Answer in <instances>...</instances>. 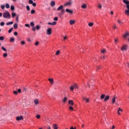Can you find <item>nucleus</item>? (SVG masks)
<instances>
[{
  "instance_id": "f257e3e1",
  "label": "nucleus",
  "mask_w": 129,
  "mask_h": 129,
  "mask_svg": "<svg viewBox=\"0 0 129 129\" xmlns=\"http://www.w3.org/2000/svg\"><path fill=\"white\" fill-rule=\"evenodd\" d=\"M57 11H59L57 15L59 18H62L65 15V9H64V5H60L57 9Z\"/></svg>"
},
{
  "instance_id": "f03ea898",
  "label": "nucleus",
  "mask_w": 129,
  "mask_h": 129,
  "mask_svg": "<svg viewBox=\"0 0 129 129\" xmlns=\"http://www.w3.org/2000/svg\"><path fill=\"white\" fill-rule=\"evenodd\" d=\"M3 17L5 19H10L11 14H10V13L9 12H5L3 14Z\"/></svg>"
},
{
  "instance_id": "7ed1b4c3",
  "label": "nucleus",
  "mask_w": 129,
  "mask_h": 129,
  "mask_svg": "<svg viewBox=\"0 0 129 129\" xmlns=\"http://www.w3.org/2000/svg\"><path fill=\"white\" fill-rule=\"evenodd\" d=\"M127 49V45L125 44L122 46V47L120 48L121 51H122L123 52L124 51H126Z\"/></svg>"
},
{
  "instance_id": "20e7f679",
  "label": "nucleus",
  "mask_w": 129,
  "mask_h": 129,
  "mask_svg": "<svg viewBox=\"0 0 129 129\" xmlns=\"http://www.w3.org/2000/svg\"><path fill=\"white\" fill-rule=\"evenodd\" d=\"M51 34H52V29H51V28H48L46 31V34L50 35H51Z\"/></svg>"
},
{
  "instance_id": "39448f33",
  "label": "nucleus",
  "mask_w": 129,
  "mask_h": 129,
  "mask_svg": "<svg viewBox=\"0 0 129 129\" xmlns=\"http://www.w3.org/2000/svg\"><path fill=\"white\" fill-rule=\"evenodd\" d=\"M23 119L24 117L22 115L16 117V120H17L18 121L20 120H23Z\"/></svg>"
},
{
  "instance_id": "423d86ee",
  "label": "nucleus",
  "mask_w": 129,
  "mask_h": 129,
  "mask_svg": "<svg viewBox=\"0 0 129 129\" xmlns=\"http://www.w3.org/2000/svg\"><path fill=\"white\" fill-rule=\"evenodd\" d=\"M66 12H67V13H68V14H70V15H72V14H73V11L70 10L68 9H67L66 10Z\"/></svg>"
},
{
  "instance_id": "0eeeda50",
  "label": "nucleus",
  "mask_w": 129,
  "mask_h": 129,
  "mask_svg": "<svg viewBox=\"0 0 129 129\" xmlns=\"http://www.w3.org/2000/svg\"><path fill=\"white\" fill-rule=\"evenodd\" d=\"M116 98H117V97L115 96H114V97H112V104H114V103H115V99H116Z\"/></svg>"
},
{
  "instance_id": "6e6552de",
  "label": "nucleus",
  "mask_w": 129,
  "mask_h": 129,
  "mask_svg": "<svg viewBox=\"0 0 129 129\" xmlns=\"http://www.w3.org/2000/svg\"><path fill=\"white\" fill-rule=\"evenodd\" d=\"M72 5V1H70V2L67 3L65 4V6L66 7H69V6H71Z\"/></svg>"
},
{
  "instance_id": "1a4fd4ad",
  "label": "nucleus",
  "mask_w": 129,
  "mask_h": 129,
  "mask_svg": "<svg viewBox=\"0 0 129 129\" xmlns=\"http://www.w3.org/2000/svg\"><path fill=\"white\" fill-rule=\"evenodd\" d=\"M110 98L109 96L107 95L105 97V98L104 99V102H106V101H107V100H109Z\"/></svg>"
},
{
  "instance_id": "9d476101",
  "label": "nucleus",
  "mask_w": 129,
  "mask_h": 129,
  "mask_svg": "<svg viewBox=\"0 0 129 129\" xmlns=\"http://www.w3.org/2000/svg\"><path fill=\"white\" fill-rule=\"evenodd\" d=\"M127 36H129V32H126L125 33L124 35H123V37L124 39H126V37H127Z\"/></svg>"
},
{
  "instance_id": "9b49d317",
  "label": "nucleus",
  "mask_w": 129,
  "mask_h": 129,
  "mask_svg": "<svg viewBox=\"0 0 129 129\" xmlns=\"http://www.w3.org/2000/svg\"><path fill=\"white\" fill-rule=\"evenodd\" d=\"M48 80H49L50 83H51V84H52V85L54 84V80H53V79L49 78Z\"/></svg>"
},
{
  "instance_id": "f8f14e48",
  "label": "nucleus",
  "mask_w": 129,
  "mask_h": 129,
  "mask_svg": "<svg viewBox=\"0 0 129 129\" xmlns=\"http://www.w3.org/2000/svg\"><path fill=\"white\" fill-rule=\"evenodd\" d=\"M123 3H124V4L126 6L129 5V1L127 0H123Z\"/></svg>"
},
{
  "instance_id": "ddd939ff",
  "label": "nucleus",
  "mask_w": 129,
  "mask_h": 129,
  "mask_svg": "<svg viewBox=\"0 0 129 129\" xmlns=\"http://www.w3.org/2000/svg\"><path fill=\"white\" fill-rule=\"evenodd\" d=\"M75 23V20H70V25H74Z\"/></svg>"
},
{
  "instance_id": "4468645a",
  "label": "nucleus",
  "mask_w": 129,
  "mask_h": 129,
  "mask_svg": "<svg viewBox=\"0 0 129 129\" xmlns=\"http://www.w3.org/2000/svg\"><path fill=\"white\" fill-rule=\"evenodd\" d=\"M81 8H82V9H86V8H87V5H86V4H84L82 6Z\"/></svg>"
},
{
  "instance_id": "2eb2a0df",
  "label": "nucleus",
  "mask_w": 129,
  "mask_h": 129,
  "mask_svg": "<svg viewBox=\"0 0 129 129\" xmlns=\"http://www.w3.org/2000/svg\"><path fill=\"white\" fill-rule=\"evenodd\" d=\"M13 24H14V22L11 21V22H7L6 23V25L7 26H10V25H13Z\"/></svg>"
},
{
  "instance_id": "dca6fc26",
  "label": "nucleus",
  "mask_w": 129,
  "mask_h": 129,
  "mask_svg": "<svg viewBox=\"0 0 129 129\" xmlns=\"http://www.w3.org/2000/svg\"><path fill=\"white\" fill-rule=\"evenodd\" d=\"M10 42H11V43H14V42H15V38L11 37L10 38Z\"/></svg>"
},
{
  "instance_id": "f3484780",
  "label": "nucleus",
  "mask_w": 129,
  "mask_h": 129,
  "mask_svg": "<svg viewBox=\"0 0 129 129\" xmlns=\"http://www.w3.org/2000/svg\"><path fill=\"white\" fill-rule=\"evenodd\" d=\"M105 98V94H102L100 96V99H104Z\"/></svg>"
},
{
  "instance_id": "a211bd4d",
  "label": "nucleus",
  "mask_w": 129,
  "mask_h": 129,
  "mask_svg": "<svg viewBox=\"0 0 129 129\" xmlns=\"http://www.w3.org/2000/svg\"><path fill=\"white\" fill-rule=\"evenodd\" d=\"M50 6L51 7H54V6H55V2L51 1V2L50 3Z\"/></svg>"
},
{
  "instance_id": "6ab92c4d",
  "label": "nucleus",
  "mask_w": 129,
  "mask_h": 129,
  "mask_svg": "<svg viewBox=\"0 0 129 129\" xmlns=\"http://www.w3.org/2000/svg\"><path fill=\"white\" fill-rule=\"evenodd\" d=\"M106 52V50H105V49H103L102 50H101V53H102V54H105Z\"/></svg>"
},
{
  "instance_id": "aec40b11",
  "label": "nucleus",
  "mask_w": 129,
  "mask_h": 129,
  "mask_svg": "<svg viewBox=\"0 0 129 129\" xmlns=\"http://www.w3.org/2000/svg\"><path fill=\"white\" fill-rule=\"evenodd\" d=\"M53 128L54 129H58V125L57 124H53Z\"/></svg>"
},
{
  "instance_id": "412c9836",
  "label": "nucleus",
  "mask_w": 129,
  "mask_h": 129,
  "mask_svg": "<svg viewBox=\"0 0 129 129\" xmlns=\"http://www.w3.org/2000/svg\"><path fill=\"white\" fill-rule=\"evenodd\" d=\"M14 29H18V24L15 23L13 25Z\"/></svg>"
},
{
  "instance_id": "4be33fe9",
  "label": "nucleus",
  "mask_w": 129,
  "mask_h": 129,
  "mask_svg": "<svg viewBox=\"0 0 129 129\" xmlns=\"http://www.w3.org/2000/svg\"><path fill=\"white\" fill-rule=\"evenodd\" d=\"M68 103L71 105H73L74 103H73V101L72 100H69L68 101Z\"/></svg>"
},
{
  "instance_id": "5701e85b",
  "label": "nucleus",
  "mask_w": 129,
  "mask_h": 129,
  "mask_svg": "<svg viewBox=\"0 0 129 129\" xmlns=\"http://www.w3.org/2000/svg\"><path fill=\"white\" fill-rule=\"evenodd\" d=\"M125 15H126L127 16H129V10H126L125 11Z\"/></svg>"
},
{
  "instance_id": "b1692460",
  "label": "nucleus",
  "mask_w": 129,
  "mask_h": 129,
  "mask_svg": "<svg viewBox=\"0 0 129 129\" xmlns=\"http://www.w3.org/2000/svg\"><path fill=\"white\" fill-rule=\"evenodd\" d=\"M34 102L35 104H39V101L37 99L34 100Z\"/></svg>"
},
{
  "instance_id": "393cba45",
  "label": "nucleus",
  "mask_w": 129,
  "mask_h": 129,
  "mask_svg": "<svg viewBox=\"0 0 129 129\" xmlns=\"http://www.w3.org/2000/svg\"><path fill=\"white\" fill-rule=\"evenodd\" d=\"M73 86H74V88H75L76 89L78 88V86H77V84H74Z\"/></svg>"
},
{
  "instance_id": "a878e982",
  "label": "nucleus",
  "mask_w": 129,
  "mask_h": 129,
  "mask_svg": "<svg viewBox=\"0 0 129 129\" xmlns=\"http://www.w3.org/2000/svg\"><path fill=\"white\" fill-rule=\"evenodd\" d=\"M6 9H10V5L8 3L6 4Z\"/></svg>"
},
{
  "instance_id": "bb28decb",
  "label": "nucleus",
  "mask_w": 129,
  "mask_h": 129,
  "mask_svg": "<svg viewBox=\"0 0 129 129\" xmlns=\"http://www.w3.org/2000/svg\"><path fill=\"white\" fill-rule=\"evenodd\" d=\"M11 11H15V7L14 6H11Z\"/></svg>"
},
{
  "instance_id": "cd10ccee",
  "label": "nucleus",
  "mask_w": 129,
  "mask_h": 129,
  "mask_svg": "<svg viewBox=\"0 0 129 129\" xmlns=\"http://www.w3.org/2000/svg\"><path fill=\"white\" fill-rule=\"evenodd\" d=\"M70 90L71 91H73V90H74V87L73 86H71L70 87Z\"/></svg>"
},
{
  "instance_id": "c85d7f7f",
  "label": "nucleus",
  "mask_w": 129,
  "mask_h": 129,
  "mask_svg": "<svg viewBox=\"0 0 129 129\" xmlns=\"http://www.w3.org/2000/svg\"><path fill=\"white\" fill-rule=\"evenodd\" d=\"M3 57H4V58H7V57H8V53H4V54H3Z\"/></svg>"
},
{
  "instance_id": "c756f323",
  "label": "nucleus",
  "mask_w": 129,
  "mask_h": 129,
  "mask_svg": "<svg viewBox=\"0 0 129 129\" xmlns=\"http://www.w3.org/2000/svg\"><path fill=\"white\" fill-rule=\"evenodd\" d=\"M12 18H15V17H16V16H17V14H16V13H13L12 14Z\"/></svg>"
},
{
  "instance_id": "7c9ffc66",
  "label": "nucleus",
  "mask_w": 129,
  "mask_h": 129,
  "mask_svg": "<svg viewBox=\"0 0 129 129\" xmlns=\"http://www.w3.org/2000/svg\"><path fill=\"white\" fill-rule=\"evenodd\" d=\"M2 49L3 50V51H5V52H7V49H6V48H5L4 46L2 47Z\"/></svg>"
},
{
  "instance_id": "2f4dec72",
  "label": "nucleus",
  "mask_w": 129,
  "mask_h": 129,
  "mask_svg": "<svg viewBox=\"0 0 129 129\" xmlns=\"http://www.w3.org/2000/svg\"><path fill=\"white\" fill-rule=\"evenodd\" d=\"M5 40V37L4 36H0V41H4Z\"/></svg>"
},
{
  "instance_id": "473e14b6",
  "label": "nucleus",
  "mask_w": 129,
  "mask_h": 129,
  "mask_svg": "<svg viewBox=\"0 0 129 129\" xmlns=\"http://www.w3.org/2000/svg\"><path fill=\"white\" fill-rule=\"evenodd\" d=\"M0 25L2 26V27H4V26H5V22H2L0 23Z\"/></svg>"
},
{
  "instance_id": "72a5a7b5",
  "label": "nucleus",
  "mask_w": 129,
  "mask_h": 129,
  "mask_svg": "<svg viewBox=\"0 0 129 129\" xmlns=\"http://www.w3.org/2000/svg\"><path fill=\"white\" fill-rule=\"evenodd\" d=\"M60 54V50H57L56 52H55V54L58 55Z\"/></svg>"
},
{
  "instance_id": "f704fd0d",
  "label": "nucleus",
  "mask_w": 129,
  "mask_h": 129,
  "mask_svg": "<svg viewBox=\"0 0 129 129\" xmlns=\"http://www.w3.org/2000/svg\"><path fill=\"white\" fill-rule=\"evenodd\" d=\"M98 8H99L100 10H101L102 8V5H101V4H99Z\"/></svg>"
},
{
  "instance_id": "c9c22d12",
  "label": "nucleus",
  "mask_w": 129,
  "mask_h": 129,
  "mask_svg": "<svg viewBox=\"0 0 129 129\" xmlns=\"http://www.w3.org/2000/svg\"><path fill=\"white\" fill-rule=\"evenodd\" d=\"M30 26H31V27H34V26H35V24H34V22H31L30 23Z\"/></svg>"
},
{
  "instance_id": "e433bc0d",
  "label": "nucleus",
  "mask_w": 129,
  "mask_h": 129,
  "mask_svg": "<svg viewBox=\"0 0 129 129\" xmlns=\"http://www.w3.org/2000/svg\"><path fill=\"white\" fill-rule=\"evenodd\" d=\"M93 25H94L93 23H89L88 26H89V27H92Z\"/></svg>"
},
{
  "instance_id": "4c0bfd02",
  "label": "nucleus",
  "mask_w": 129,
  "mask_h": 129,
  "mask_svg": "<svg viewBox=\"0 0 129 129\" xmlns=\"http://www.w3.org/2000/svg\"><path fill=\"white\" fill-rule=\"evenodd\" d=\"M5 7L6 6L5 5H1V8L2 10H5Z\"/></svg>"
},
{
  "instance_id": "58836bf2",
  "label": "nucleus",
  "mask_w": 129,
  "mask_h": 129,
  "mask_svg": "<svg viewBox=\"0 0 129 129\" xmlns=\"http://www.w3.org/2000/svg\"><path fill=\"white\" fill-rule=\"evenodd\" d=\"M117 43H118V39L117 38L116 39H114V43L116 44Z\"/></svg>"
},
{
  "instance_id": "ea45409f",
  "label": "nucleus",
  "mask_w": 129,
  "mask_h": 129,
  "mask_svg": "<svg viewBox=\"0 0 129 129\" xmlns=\"http://www.w3.org/2000/svg\"><path fill=\"white\" fill-rule=\"evenodd\" d=\"M13 28H11L8 31V33H9V34H11V32L13 31Z\"/></svg>"
},
{
  "instance_id": "a19ab883",
  "label": "nucleus",
  "mask_w": 129,
  "mask_h": 129,
  "mask_svg": "<svg viewBox=\"0 0 129 129\" xmlns=\"http://www.w3.org/2000/svg\"><path fill=\"white\" fill-rule=\"evenodd\" d=\"M35 13H36V11L34 10H32L31 11V14H35Z\"/></svg>"
},
{
  "instance_id": "79ce46f5",
  "label": "nucleus",
  "mask_w": 129,
  "mask_h": 129,
  "mask_svg": "<svg viewBox=\"0 0 129 129\" xmlns=\"http://www.w3.org/2000/svg\"><path fill=\"white\" fill-rule=\"evenodd\" d=\"M105 58H106V56L103 55L102 57H101V59H102V60H104Z\"/></svg>"
},
{
  "instance_id": "37998d69",
  "label": "nucleus",
  "mask_w": 129,
  "mask_h": 129,
  "mask_svg": "<svg viewBox=\"0 0 129 129\" xmlns=\"http://www.w3.org/2000/svg\"><path fill=\"white\" fill-rule=\"evenodd\" d=\"M16 22H19V15H16Z\"/></svg>"
},
{
  "instance_id": "c03bdc74",
  "label": "nucleus",
  "mask_w": 129,
  "mask_h": 129,
  "mask_svg": "<svg viewBox=\"0 0 129 129\" xmlns=\"http://www.w3.org/2000/svg\"><path fill=\"white\" fill-rule=\"evenodd\" d=\"M36 30H40V25H37L36 27Z\"/></svg>"
},
{
  "instance_id": "a18cd8bd",
  "label": "nucleus",
  "mask_w": 129,
  "mask_h": 129,
  "mask_svg": "<svg viewBox=\"0 0 129 129\" xmlns=\"http://www.w3.org/2000/svg\"><path fill=\"white\" fill-rule=\"evenodd\" d=\"M34 2L32 1V0H29V4H30V5H32V4Z\"/></svg>"
},
{
  "instance_id": "49530a36",
  "label": "nucleus",
  "mask_w": 129,
  "mask_h": 129,
  "mask_svg": "<svg viewBox=\"0 0 129 129\" xmlns=\"http://www.w3.org/2000/svg\"><path fill=\"white\" fill-rule=\"evenodd\" d=\"M21 43V45H25V44H26V42H25V41H22Z\"/></svg>"
},
{
  "instance_id": "de8ad7c7",
  "label": "nucleus",
  "mask_w": 129,
  "mask_h": 129,
  "mask_svg": "<svg viewBox=\"0 0 129 129\" xmlns=\"http://www.w3.org/2000/svg\"><path fill=\"white\" fill-rule=\"evenodd\" d=\"M13 93H14V94H15V95H17V94H18V91H14L13 92Z\"/></svg>"
},
{
  "instance_id": "09e8293b",
  "label": "nucleus",
  "mask_w": 129,
  "mask_h": 129,
  "mask_svg": "<svg viewBox=\"0 0 129 129\" xmlns=\"http://www.w3.org/2000/svg\"><path fill=\"white\" fill-rule=\"evenodd\" d=\"M26 9H27V11H30V6H27Z\"/></svg>"
},
{
  "instance_id": "8fccbe9b",
  "label": "nucleus",
  "mask_w": 129,
  "mask_h": 129,
  "mask_svg": "<svg viewBox=\"0 0 129 129\" xmlns=\"http://www.w3.org/2000/svg\"><path fill=\"white\" fill-rule=\"evenodd\" d=\"M53 20L56 21H58V17H54Z\"/></svg>"
},
{
  "instance_id": "3c124183",
  "label": "nucleus",
  "mask_w": 129,
  "mask_h": 129,
  "mask_svg": "<svg viewBox=\"0 0 129 129\" xmlns=\"http://www.w3.org/2000/svg\"><path fill=\"white\" fill-rule=\"evenodd\" d=\"M41 116L39 114L36 115V118H40Z\"/></svg>"
},
{
  "instance_id": "603ef678",
  "label": "nucleus",
  "mask_w": 129,
  "mask_h": 129,
  "mask_svg": "<svg viewBox=\"0 0 129 129\" xmlns=\"http://www.w3.org/2000/svg\"><path fill=\"white\" fill-rule=\"evenodd\" d=\"M32 6L33 7H36V6H37V4L35 3H32Z\"/></svg>"
},
{
  "instance_id": "864d4df0",
  "label": "nucleus",
  "mask_w": 129,
  "mask_h": 129,
  "mask_svg": "<svg viewBox=\"0 0 129 129\" xmlns=\"http://www.w3.org/2000/svg\"><path fill=\"white\" fill-rule=\"evenodd\" d=\"M52 26H55V25H56V24H57V22L54 21V22H52Z\"/></svg>"
},
{
  "instance_id": "5fc2aeb1",
  "label": "nucleus",
  "mask_w": 129,
  "mask_h": 129,
  "mask_svg": "<svg viewBox=\"0 0 129 129\" xmlns=\"http://www.w3.org/2000/svg\"><path fill=\"white\" fill-rule=\"evenodd\" d=\"M25 27H27L28 28H30V25L28 24H26L25 25Z\"/></svg>"
},
{
  "instance_id": "6e6d98bb",
  "label": "nucleus",
  "mask_w": 129,
  "mask_h": 129,
  "mask_svg": "<svg viewBox=\"0 0 129 129\" xmlns=\"http://www.w3.org/2000/svg\"><path fill=\"white\" fill-rule=\"evenodd\" d=\"M69 109H70V110H73V107H72V106H70V107H69Z\"/></svg>"
},
{
  "instance_id": "4d7b16f0",
  "label": "nucleus",
  "mask_w": 129,
  "mask_h": 129,
  "mask_svg": "<svg viewBox=\"0 0 129 129\" xmlns=\"http://www.w3.org/2000/svg\"><path fill=\"white\" fill-rule=\"evenodd\" d=\"M35 46H38L39 45V42L36 41L35 44Z\"/></svg>"
},
{
  "instance_id": "13d9d810",
  "label": "nucleus",
  "mask_w": 129,
  "mask_h": 129,
  "mask_svg": "<svg viewBox=\"0 0 129 129\" xmlns=\"http://www.w3.org/2000/svg\"><path fill=\"white\" fill-rule=\"evenodd\" d=\"M14 35L15 36H18V32H15L14 33Z\"/></svg>"
},
{
  "instance_id": "bf43d9fd",
  "label": "nucleus",
  "mask_w": 129,
  "mask_h": 129,
  "mask_svg": "<svg viewBox=\"0 0 129 129\" xmlns=\"http://www.w3.org/2000/svg\"><path fill=\"white\" fill-rule=\"evenodd\" d=\"M21 91H22V90H21V89H19L18 90L17 93L18 92L19 93H21Z\"/></svg>"
},
{
  "instance_id": "052dcab7",
  "label": "nucleus",
  "mask_w": 129,
  "mask_h": 129,
  "mask_svg": "<svg viewBox=\"0 0 129 129\" xmlns=\"http://www.w3.org/2000/svg\"><path fill=\"white\" fill-rule=\"evenodd\" d=\"M117 22L118 24H121V22L120 21V20H117Z\"/></svg>"
},
{
  "instance_id": "680f3d73",
  "label": "nucleus",
  "mask_w": 129,
  "mask_h": 129,
  "mask_svg": "<svg viewBox=\"0 0 129 129\" xmlns=\"http://www.w3.org/2000/svg\"><path fill=\"white\" fill-rule=\"evenodd\" d=\"M127 10H128L129 11V4L128 5L126 6Z\"/></svg>"
},
{
  "instance_id": "e2e57ef3",
  "label": "nucleus",
  "mask_w": 129,
  "mask_h": 129,
  "mask_svg": "<svg viewBox=\"0 0 129 129\" xmlns=\"http://www.w3.org/2000/svg\"><path fill=\"white\" fill-rule=\"evenodd\" d=\"M86 102H89V99L88 98L86 99Z\"/></svg>"
},
{
  "instance_id": "0e129e2a",
  "label": "nucleus",
  "mask_w": 129,
  "mask_h": 129,
  "mask_svg": "<svg viewBox=\"0 0 129 129\" xmlns=\"http://www.w3.org/2000/svg\"><path fill=\"white\" fill-rule=\"evenodd\" d=\"M32 30H33L34 31H36V28L35 27H33L32 28Z\"/></svg>"
},
{
  "instance_id": "69168bd1",
  "label": "nucleus",
  "mask_w": 129,
  "mask_h": 129,
  "mask_svg": "<svg viewBox=\"0 0 129 129\" xmlns=\"http://www.w3.org/2000/svg\"><path fill=\"white\" fill-rule=\"evenodd\" d=\"M114 128H115V126H114V125H113L112 126V128H111L110 129H114Z\"/></svg>"
},
{
  "instance_id": "338daca9",
  "label": "nucleus",
  "mask_w": 129,
  "mask_h": 129,
  "mask_svg": "<svg viewBox=\"0 0 129 129\" xmlns=\"http://www.w3.org/2000/svg\"><path fill=\"white\" fill-rule=\"evenodd\" d=\"M47 128L51 129V126H50V125H47Z\"/></svg>"
},
{
  "instance_id": "774afa93",
  "label": "nucleus",
  "mask_w": 129,
  "mask_h": 129,
  "mask_svg": "<svg viewBox=\"0 0 129 129\" xmlns=\"http://www.w3.org/2000/svg\"><path fill=\"white\" fill-rule=\"evenodd\" d=\"M48 25H51V26H52V24L51 22H48Z\"/></svg>"
}]
</instances>
